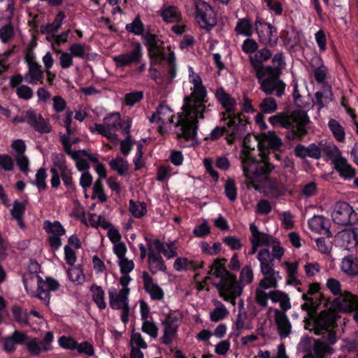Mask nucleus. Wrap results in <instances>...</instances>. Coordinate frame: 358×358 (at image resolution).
Instances as JSON below:
<instances>
[{
  "mask_svg": "<svg viewBox=\"0 0 358 358\" xmlns=\"http://www.w3.org/2000/svg\"><path fill=\"white\" fill-rule=\"evenodd\" d=\"M272 245L271 258L280 259L284 255L285 250L280 246L279 240L272 236V240H269L268 245Z\"/></svg>",
  "mask_w": 358,
  "mask_h": 358,
  "instance_id": "obj_50",
  "label": "nucleus"
},
{
  "mask_svg": "<svg viewBox=\"0 0 358 358\" xmlns=\"http://www.w3.org/2000/svg\"><path fill=\"white\" fill-rule=\"evenodd\" d=\"M234 120L235 124L231 127L229 136L225 137L229 145L233 144L235 140L241 138L245 134L248 123V117L241 112L235 113Z\"/></svg>",
  "mask_w": 358,
  "mask_h": 358,
  "instance_id": "obj_11",
  "label": "nucleus"
},
{
  "mask_svg": "<svg viewBox=\"0 0 358 358\" xmlns=\"http://www.w3.org/2000/svg\"><path fill=\"white\" fill-rule=\"evenodd\" d=\"M255 27L261 44L274 48L278 42V29L271 23L257 17Z\"/></svg>",
  "mask_w": 358,
  "mask_h": 358,
  "instance_id": "obj_8",
  "label": "nucleus"
},
{
  "mask_svg": "<svg viewBox=\"0 0 358 358\" xmlns=\"http://www.w3.org/2000/svg\"><path fill=\"white\" fill-rule=\"evenodd\" d=\"M103 125L116 130L122 127L120 114L113 113L108 115L103 119Z\"/></svg>",
  "mask_w": 358,
  "mask_h": 358,
  "instance_id": "obj_43",
  "label": "nucleus"
},
{
  "mask_svg": "<svg viewBox=\"0 0 358 358\" xmlns=\"http://www.w3.org/2000/svg\"><path fill=\"white\" fill-rule=\"evenodd\" d=\"M268 122L273 125H280L283 128L287 129L292 127V122L290 121L289 115L286 113H280L268 118Z\"/></svg>",
  "mask_w": 358,
  "mask_h": 358,
  "instance_id": "obj_30",
  "label": "nucleus"
},
{
  "mask_svg": "<svg viewBox=\"0 0 358 358\" xmlns=\"http://www.w3.org/2000/svg\"><path fill=\"white\" fill-rule=\"evenodd\" d=\"M44 229L48 234L53 236H61L65 234L66 230L59 221L51 222L48 220L44 222Z\"/></svg>",
  "mask_w": 358,
  "mask_h": 358,
  "instance_id": "obj_37",
  "label": "nucleus"
},
{
  "mask_svg": "<svg viewBox=\"0 0 358 358\" xmlns=\"http://www.w3.org/2000/svg\"><path fill=\"white\" fill-rule=\"evenodd\" d=\"M245 286L241 282H236L234 283H224L222 287H224L229 295L233 296V298H237L242 294Z\"/></svg>",
  "mask_w": 358,
  "mask_h": 358,
  "instance_id": "obj_48",
  "label": "nucleus"
},
{
  "mask_svg": "<svg viewBox=\"0 0 358 358\" xmlns=\"http://www.w3.org/2000/svg\"><path fill=\"white\" fill-rule=\"evenodd\" d=\"M11 312L14 320L18 324L29 326V316L26 310L23 311L20 306L15 305L12 306Z\"/></svg>",
  "mask_w": 358,
  "mask_h": 358,
  "instance_id": "obj_34",
  "label": "nucleus"
},
{
  "mask_svg": "<svg viewBox=\"0 0 358 358\" xmlns=\"http://www.w3.org/2000/svg\"><path fill=\"white\" fill-rule=\"evenodd\" d=\"M306 125L307 124H294L292 123V127L287 128L290 129V131L287 132V138L289 140L301 141L308 133Z\"/></svg>",
  "mask_w": 358,
  "mask_h": 358,
  "instance_id": "obj_29",
  "label": "nucleus"
},
{
  "mask_svg": "<svg viewBox=\"0 0 358 358\" xmlns=\"http://www.w3.org/2000/svg\"><path fill=\"white\" fill-rule=\"evenodd\" d=\"M178 328L177 327H171L164 326V334L161 338V343L164 345H170L175 337L177 336Z\"/></svg>",
  "mask_w": 358,
  "mask_h": 358,
  "instance_id": "obj_58",
  "label": "nucleus"
},
{
  "mask_svg": "<svg viewBox=\"0 0 358 358\" xmlns=\"http://www.w3.org/2000/svg\"><path fill=\"white\" fill-rule=\"evenodd\" d=\"M144 289L150 296L152 300H162L164 298V293L163 289L154 283L153 278L148 272L143 271L142 275Z\"/></svg>",
  "mask_w": 358,
  "mask_h": 358,
  "instance_id": "obj_15",
  "label": "nucleus"
},
{
  "mask_svg": "<svg viewBox=\"0 0 358 358\" xmlns=\"http://www.w3.org/2000/svg\"><path fill=\"white\" fill-rule=\"evenodd\" d=\"M341 268L348 275H358V259L353 255L345 257L341 262Z\"/></svg>",
  "mask_w": 358,
  "mask_h": 358,
  "instance_id": "obj_21",
  "label": "nucleus"
},
{
  "mask_svg": "<svg viewBox=\"0 0 358 358\" xmlns=\"http://www.w3.org/2000/svg\"><path fill=\"white\" fill-rule=\"evenodd\" d=\"M68 276L71 281L81 284L84 282L85 275L82 265L74 266L68 271Z\"/></svg>",
  "mask_w": 358,
  "mask_h": 358,
  "instance_id": "obj_47",
  "label": "nucleus"
},
{
  "mask_svg": "<svg viewBox=\"0 0 358 358\" xmlns=\"http://www.w3.org/2000/svg\"><path fill=\"white\" fill-rule=\"evenodd\" d=\"M108 165L112 171H116L120 176H125L129 173V162L121 156L110 160Z\"/></svg>",
  "mask_w": 358,
  "mask_h": 358,
  "instance_id": "obj_22",
  "label": "nucleus"
},
{
  "mask_svg": "<svg viewBox=\"0 0 358 358\" xmlns=\"http://www.w3.org/2000/svg\"><path fill=\"white\" fill-rule=\"evenodd\" d=\"M268 159L266 156L262 161L252 158L248 166L245 159L243 161V175L250 180V184L255 189H259V187L255 182L266 180L274 169L273 164L270 163Z\"/></svg>",
  "mask_w": 358,
  "mask_h": 358,
  "instance_id": "obj_4",
  "label": "nucleus"
},
{
  "mask_svg": "<svg viewBox=\"0 0 358 358\" xmlns=\"http://www.w3.org/2000/svg\"><path fill=\"white\" fill-rule=\"evenodd\" d=\"M52 162L55 168L59 171V173L68 170L66 157L62 153H53L52 155Z\"/></svg>",
  "mask_w": 358,
  "mask_h": 358,
  "instance_id": "obj_59",
  "label": "nucleus"
},
{
  "mask_svg": "<svg viewBox=\"0 0 358 358\" xmlns=\"http://www.w3.org/2000/svg\"><path fill=\"white\" fill-rule=\"evenodd\" d=\"M266 46L260 50L257 49L256 54L254 56H250L249 60L251 66H252L256 78H257L258 83L261 86L262 80L266 76V66L263 64L264 62L268 61L272 57V51Z\"/></svg>",
  "mask_w": 358,
  "mask_h": 358,
  "instance_id": "obj_9",
  "label": "nucleus"
},
{
  "mask_svg": "<svg viewBox=\"0 0 358 358\" xmlns=\"http://www.w3.org/2000/svg\"><path fill=\"white\" fill-rule=\"evenodd\" d=\"M210 227L204 220L201 224L196 225L193 229V234L196 238H205L210 234Z\"/></svg>",
  "mask_w": 358,
  "mask_h": 358,
  "instance_id": "obj_60",
  "label": "nucleus"
},
{
  "mask_svg": "<svg viewBox=\"0 0 358 358\" xmlns=\"http://www.w3.org/2000/svg\"><path fill=\"white\" fill-rule=\"evenodd\" d=\"M148 263L150 265L155 264L156 270H153L152 267H150V271L152 274H155L157 271H161L162 272H166L167 268L165 265L164 261L162 257L159 254L151 252L150 254L148 255Z\"/></svg>",
  "mask_w": 358,
  "mask_h": 358,
  "instance_id": "obj_27",
  "label": "nucleus"
},
{
  "mask_svg": "<svg viewBox=\"0 0 358 358\" xmlns=\"http://www.w3.org/2000/svg\"><path fill=\"white\" fill-rule=\"evenodd\" d=\"M289 117L294 124H308L310 122V118L307 113L303 110H293L289 115Z\"/></svg>",
  "mask_w": 358,
  "mask_h": 358,
  "instance_id": "obj_41",
  "label": "nucleus"
},
{
  "mask_svg": "<svg viewBox=\"0 0 358 358\" xmlns=\"http://www.w3.org/2000/svg\"><path fill=\"white\" fill-rule=\"evenodd\" d=\"M230 129L228 128L227 126H217L215 127L210 133L209 136L206 137V140H210L212 141H217L221 137L226 135L229 136L230 134Z\"/></svg>",
  "mask_w": 358,
  "mask_h": 358,
  "instance_id": "obj_45",
  "label": "nucleus"
},
{
  "mask_svg": "<svg viewBox=\"0 0 358 358\" xmlns=\"http://www.w3.org/2000/svg\"><path fill=\"white\" fill-rule=\"evenodd\" d=\"M143 98V92L136 91L125 94L124 102L127 106H132Z\"/></svg>",
  "mask_w": 358,
  "mask_h": 358,
  "instance_id": "obj_62",
  "label": "nucleus"
},
{
  "mask_svg": "<svg viewBox=\"0 0 358 358\" xmlns=\"http://www.w3.org/2000/svg\"><path fill=\"white\" fill-rule=\"evenodd\" d=\"M129 211L136 218H141L145 216L148 212L145 203L141 201H134L131 199L129 202Z\"/></svg>",
  "mask_w": 358,
  "mask_h": 358,
  "instance_id": "obj_33",
  "label": "nucleus"
},
{
  "mask_svg": "<svg viewBox=\"0 0 358 358\" xmlns=\"http://www.w3.org/2000/svg\"><path fill=\"white\" fill-rule=\"evenodd\" d=\"M227 262V260L224 257H218L215 259L213 264L209 266L210 271H208V273L213 275L217 278H221L222 276H224L225 273L228 271L226 267Z\"/></svg>",
  "mask_w": 358,
  "mask_h": 358,
  "instance_id": "obj_23",
  "label": "nucleus"
},
{
  "mask_svg": "<svg viewBox=\"0 0 358 358\" xmlns=\"http://www.w3.org/2000/svg\"><path fill=\"white\" fill-rule=\"evenodd\" d=\"M250 231L253 237L252 239H259L262 241L264 245H268V241L272 240L271 235L259 231L258 227L254 223L250 224Z\"/></svg>",
  "mask_w": 358,
  "mask_h": 358,
  "instance_id": "obj_51",
  "label": "nucleus"
},
{
  "mask_svg": "<svg viewBox=\"0 0 358 358\" xmlns=\"http://www.w3.org/2000/svg\"><path fill=\"white\" fill-rule=\"evenodd\" d=\"M334 169L339 173V176L345 180H350L356 174L355 169L348 163L345 157L338 159L334 165Z\"/></svg>",
  "mask_w": 358,
  "mask_h": 358,
  "instance_id": "obj_20",
  "label": "nucleus"
},
{
  "mask_svg": "<svg viewBox=\"0 0 358 358\" xmlns=\"http://www.w3.org/2000/svg\"><path fill=\"white\" fill-rule=\"evenodd\" d=\"M327 287L334 296H338L335 302L345 312H352L358 307V298L349 292L342 293L341 284L339 280L331 278L327 281Z\"/></svg>",
  "mask_w": 358,
  "mask_h": 358,
  "instance_id": "obj_6",
  "label": "nucleus"
},
{
  "mask_svg": "<svg viewBox=\"0 0 358 358\" xmlns=\"http://www.w3.org/2000/svg\"><path fill=\"white\" fill-rule=\"evenodd\" d=\"M29 75L31 76V80L44 84V72L42 71L41 66L35 61H28Z\"/></svg>",
  "mask_w": 358,
  "mask_h": 358,
  "instance_id": "obj_26",
  "label": "nucleus"
},
{
  "mask_svg": "<svg viewBox=\"0 0 358 358\" xmlns=\"http://www.w3.org/2000/svg\"><path fill=\"white\" fill-rule=\"evenodd\" d=\"M196 20L201 29L210 30L215 26L216 19L213 16V10L209 3L206 1H199L195 6Z\"/></svg>",
  "mask_w": 358,
  "mask_h": 358,
  "instance_id": "obj_10",
  "label": "nucleus"
},
{
  "mask_svg": "<svg viewBox=\"0 0 358 358\" xmlns=\"http://www.w3.org/2000/svg\"><path fill=\"white\" fill-rule=\"evenodd\" d=\"M125 29L137 36H143L145 31L144 24L142 22L139 15H136L131 23L127 24Z\"/></svg>",
  "mask_w": 358,
  "mask_h": 358,
  "instance_id": "obj_38",
  "label": "nucleus"
},
{
  "mask_svg": "<svg viewBox=\"0 0 358 358\" xmlns=\"http://www.w3.org/2000/svg\"><path fill=\"white\" fill-rule=\"evenodd\" d=\"M200 248L202 252L207 255L214 256L218 255L222 250V243L220 242H215L213 246H210L206 241H202L200 243Z\"/></svg>",
  "mask_w": 358,
  "mask_h": 358,
  "instance_id": "obj_46",
  "label": "nucleus"
},
{
  "mask_svg": "<svg viewBox=\"0 0 358 358\" xmlns=\"http://www.w3.org/2000/svg\"><path fill=\"white\" fill-rule=\"evenodd\" d=\"M323 152L328 159L331 160L332 164L334 165L336 161L342 156V152L339 150L338 147L334 143H329L325 145L323 148Z\"/></svg>",
  "mask_w": 358,
  "mask_h": 358,
  "instance_id": "obj_36",
  "label": "nucleus"
},
{
  "mask_svg": "<svg viewBox=\"0 0 358 358\" xmlns=\"http://www.w3.org/2000/svg\"><path fill=\"white\" fill-rule=\"evenodd\" d=\"M130 289L128 287H122L118 294L115 287L108 289L109 305L113 310L120 308V305L129 304V294Z\"/></svg>",
  "mask_w": 358,
  "mask_h": 358,
  "instance_id": "obj_13",
  "label": "nucleus"
},
{
  "mask_svg": "<svg viewBox=\"0 0 358 358\" xmlns=\"http://www.w3.org/2000/svg\"><path fill=\"white\" fill-rule=\"evenodd\" d=\"M36 278L38 282V293L36 295V297L44 301L48 305L50 303V292H48L46 282L45 280H43L42 277H41L40 275H36Z\"/></svg>",
  "mask_w": 358,
  "mask_h": 358,
  "instance_id": "obj_32",
  "label": "nucleus"
},
{
  "mask_svg": "<svg viewBox=\"0 0 358 358\" xmlns=\"http://www.w3.org/2000/svg\"><path fill=\"white\" fill-rule=\"evenodd\" d=\"M98 199L101 203H104L107 201V196L104 192V185L101 179H97L93 186L92 199Z\"/></svg>",
  "mask_w": 358,
  "mask_h": 358,
  "instance_id": "obj_39",
  "label": "nucleus"
},
{
  "mask_svg": "<svg viewBox=\"0 0 358 358\" xmlns=\"http://www.w3.org/2000/svg\"><path fill=\"white\" fill-rule=\"evenodd\" d=\"M90 291L92 294V300L97 307L101 310L105 309L106 308V302L105 301V292L103 288L101 286L93 284L90 287Z\"/></svg>",
  "mask_w": 358,
  "mask_h": 358,
  "instance_id": "obj_24",
  "label": "nucleus"
},
{
  "mask_svg": "<svg viewBox=\"0 0 358 358\" xmlns=\"http://www.w3.org/2000/svg\"><path fill=\"white\" fill-rule=\"evenodd\" d=\"M25 210L26 203L20 202L18 200H15L13 202V208L10 210V214L14 220H19L24 215Z\"/></svg>",
  "mask_w": 358,
  "mask_h": 358,
  "instance_id": "obj_57",
  "label": "nucleus"
},
{
  "mask_svg": "<svg viewBox=\"0 0 358 358\" xmlns=\"http://www.w3.org/2000/svg\"><path fill=\"white\" fill-rule=\"evenodd\" d=\"M111 128L104 126L101 124H95V127L93 129L90 127V129L92 132L94 131H97L98 134L109 139L111 142H116L118 141V136L115 133L111 132Z\"/></svg>",
  "mask_w": 358,
  "mask_h": 358,
  "instance_id": "obj_40",
  "label": "nucleus"
},
{
  "mask_svg": "<svg viewBox=\"0 0 358 358\" xmlns=\"http://www.w3.org/2000/svg\"><path fill=\"white\" fill-rule=\"evenodd\" d=\"M338 316L335 311L324 310L319 313L318 316H311L305 321V329L308 330L316 336H327L322 338H315L308 334L303 335L298 343L297 349L305 355L302 358H326L334 354L331 347L338 341L336 329Z\"/></svg>",
  "mask_w": 358,
  "mask_h": 358,
  "instance_id": "obj_1",
  "label": "nucleus"
},
{
  "mask_svg": "<svg viewBox=\"0 0 358 358\" xmlns=\"http://www.w3.org/2000/svg\"><path fill=\"white\" fill-rule=\"evenodd\" d=\"M27 122L35 131L41 134H48L52 131V127L41 115L37 117L36 113L33 109H29L26 112Z\"/></svg>",
  "mask_w": 358,
  "mask_h": 358,
  "instance_id": "obj_12",
  "label": "nucleus"
},
{
  "mask_svg": "<svg viewBox=\"0 0 358 358\" xmlns=\"http://www.w3.org/2000/svg\"><path fill=\"white\" fill-rule=\"evenodd\" d=\"M260 263V270L263 275L271 274L277 272L274 270V259L271 258V254L268 248L261 250L257 256Z\"/></svg>",
  "mask_w": 358,
  "mask_h": 358,
  "instance_id": "obj_17",
  "label": "nucleus"
},
{
  "mask_svg": "<svg viewBox=\"0 0 358 358\" xmlns=\"http://www.w3.org/2000/svg\"><path fill=\"white\" fill-rule=\"evenodd\" d=\"M59 345L64 349L76 350L78 342L71 336H62L58 340Z\"/></svg>",
  "mask_w": 358,
  "mask_h": 358,
  "instance_id": "obj_63",
  "label": "nucleus"
},
{
  "mask_svg": "<svg viewBox=\"0 0 358 358\" xmlns=\"http://www.w3.org/2000/svg\"><path fill=\"white\" fill-rule=\"evenodd\" d=\"M143 43L146 46L149 57L150 59H157L162 48L159 44L161 42L158 36L150 31L146 32L142 36Z\"/></svg>",
  "mask_w": 358,
  "mask_h": 358,
  "instance_id": "obj_14",
  "label": "nucleus"
},
{
  "mask_svg": "<svg viewBox=\"0 0 358 358\" xmlns=\"http://www.w3.org/2000/svg\"><path fill=\"white\" fill-rule=\"evenodd\" d=\"M47 176L48 175L45 168H40L38 170L36 174V180L33 182V184L37 187L39 191L45 190L48 188V185L45 182Z\"/></svg>",
  "mask_w": 358,
  "mask_h": 358,
  "instance_id": "obj_56",
  "label": "nucleus"
},
{
  "mask_svg": "<svg viewBox=\"0 0 358 358\" xmlns=\"http://www.w3.org/2000/svg\"><path fill=\"white\" fill-rule=\"evenodd\" d=\"M207 90L203 85L194 87L190 96L184 97V110L188 116L192 115L193 119L180 116L176 126H180L181 132L177 134L178 139L183 138L186 141L196 140L198 129V119L204 117L206 109Z\"/></svg>",
  "mask_w": 358,
  "mask_h": 358,
  "instance_id": "obj_2",
  "label": "nucleus"
},
{
  "mask_svg": "<svg viewBox=\"0 0 358 358\" xmlns=\"http://www.w3.org/2000/svg\"><path fill=\"white\" fill-rule=\"evenodd\" d=\"M161 16L162 19L166 22H176L180 20V13L178 8L171 6L164 8L162 10Z\"/></svg>",
  "mask_w": 358,
  "mask_h": 358,
  "instance_id": "obj_35",
  "label": "nucleus"
},
{
  "mask_svg": "<svg viewBox=\"0 0 358 358\" xmlns=\"http://www.w3.org/2000/svg\"><path fill=\"white\" fill-rule=\"evenodd\" d=\"M278 274L279 271L271 274L264 275V278L259 282V287L264 289L276 288L278 287V282L275 275Z\"/></svg>",
  "mask_w": 358,
  "mask_h": 358,
  "instance_id": "obj_52",
  "label": "nucleus"
},
{
  "mask_svg": "<svg viewBox=\"0 0 358 358\" xmlns=\"http://www.w3.org/2000/svg\"><path fill=\"white\" fill-rule=\"evenodd\" d=\"M15 35L14 27L9 22L0 29V39L2 43H8Z\"/></svg>",
  "mask_w": 358,
  "mask_h": 358,
  "instance_id": "obj_53",
  "label": "nucleus"
},
{
  "mask_svg": "<svg viewBox=\"0 0 358 358\" xmlns=\"http://www.w3.org/2000/svg\"><path fill=\"white\" fill-rule=\"evenodd\" d=\"M273 66H266V78L261 83V90L266 95H271L275 92L277 97L280 98L285 94L286 84L280 79L282 70L286 63L282 52L276 53L272 58Z\"/></svg>",
  "mask_w": 358,
  "mask_h": 358,
  "instance_id": "obj_3",
  "label": "nucleus"
},
{
  "mask_svg": "<svg viewBox=\"0 0 358 358\" xmlns=\"http://www.w3.org/2000/svg\"><path fill=\"white\" fill-rule=\"evenodd\" d=\"M332 220L338 225L348 226L358 224V212L348 202L337 201L334 206Z\"/></svg>",
  "mask_w": 358,
  "mask_h": 358,
  "instance_id": "obj_7",
  "label": "nucleus"
},
{
  "mask_svg": "<svg viewBox=\"0 0 358 358\" xmlns=\"http://www.w3.org/2000/svg\"><path fill=\"white\" fill-rule=\"evenodd\" d=\"M224 193L226 196L231 201L237 198V187L234 179L228 178L224 185Z\"/></svg>",
  "mask_w": 358,
  "mask_h": 358,
  "instance_id": "obj_55",
  "label": "nucleus"
},
{
  "mask_svg": "<svg viewBox=\"0 0 358 358\" xmlns=\"http://www.w3.org/2000/svg\"><path fill=\"white\" fill-rule=\"evenodd\" d=\"M328 127L337 142L343 143L345 141V129L337 120L330 119L328 122Z\"/></svg>",
  "mask_w": 358,
  "mask_h": 358,
  "instance_id": "obj_25",
  "label": "nucleus"
},
{
  "mask_svg": "<svg viewBox=\"0 0 358 358\" xmlns=\"http://www.w3.org/2000/svg\"><path fill=\"white\" fill-rule=\"evenodd\" d=\"M143 320L141 328L142 331L152 338H155L158 335V327L154 322H151L147 320Z\"/></svg>",
  "mask_w": 358,
  "mask_h": 358,
  "instance_id": "obj_64",
  "label": "nucleus"
},
{
  "mask_svg": "<svg viewBox=\"0 0 358 358\" xmlns=\"http://www.w3.org/2000/svg\"><path fill=\"white\" fill-rule=\"evenodd\" d=\"M215 97L222 108L227 110V113L236 112V100L227 93L224 88L220 87L216 90Z\"/></svg>",
  "mask_w": 358,
  "mask_h": 358,
  "instance_id": "obj_19",
  "label": "nucleus"
},
{
  "mask_svg": "<svg viewBox=\"0 0 358 358\" xmlns=\"http://www.w3.org/2000/svg\"><path fill=\"white\" fill-rule=\"evenodd\" d=\"M254 274L250 265H246L241 270L239 275V282L244 285H250L252 282Z\"/></svg>",
  "mask_w": 358,
  "mask_h": 358,
  "instance_id": "obj_54",
  "label": "nucleus"
},
{
  "mask_svg": "<svg viewBox=\"0 0 358 358\" xmlns=\"http://www.w3.org/2000/svg\"><path fill=\"white\" fill-rule=\"evenodd\" d=\"M143 48L139 42H136L134 48L129 52L114 56L113 59L117 69L129 66L132 64H139L132 71L133 75H139L146 69L145 63H142Z\"/></svg>",
  "mask_w": 358,
  "mask_h": 358,
  "instance_id": "obj_5",
  "label": "nucleus"
},
{
  "mask_svg": "<svg viewBox=\"0 0 358 358\" xmlns=\"http://www.w3.org/2000/svg\"><path fill=\"white\" fill-rule=\"evenodd\" d=\"M259 108L263 113H272L278 108L277 102L273 97H266L262 101Z\"/></svg>",
  "mask_w": 358,
  "mask_h": 358,
  "instance_id": "obj_49",
  "label": "nucleus"
},
{
  "mask_svg": "<svg viewBox=\"0 0 358 358\" xmlns=\"http://www.w3.org/2000/svg\"><path fill=\"white\" fill-rule=\"evenodd\" d=\"M217 303L220 304L218 307H216L210 315V320L213 322H217L224 317H226L229 315V311L225 307L224 304L221 302L217 301Z\"/></svg>",
  "mask_w": 358,
  "mask_h": 358,
  "instance_id": "obj_44",
  "label": "nucleus"
},
{
  "mask_svg": "<svg viewBox=\"0 0 358 358\" xmlns=\"http://www.w3.org/2000/svg\"><path fill=\"white\" fill-rule=\"evenodd\" d=\"M275 321L280 339H285L291 333L292 324L285 313L278 309L275 310Z\"/></svg>",
  "mask_w": 358,
  "mask_h": 358,
  "instance_id": "obj_16",
  "label": "nucleus"
},
{
  "mask_svg": "<svg viewBox=\"0 0 358 358\" xmlns=\"http://www.w3.org/2000/svg\"><path fill=\"white\" fill-rule=\"evenodd\" d=\"M235 31L239 34L250 37L253 34V26L248 18L238 19L235 27Z\"/></svg>",
  "mask_w": 358,
  "mask_h": 358,
  "instance_id": "obj_28",
  "label": "nucleus"
},
{
  "mask_svg": "<svg viewBox=\"0 0 358 358\" xmlns=\"http://www.w3.org/2000/svg\"><path fill=\"white\" fill-rule=\"evenodd\" d=\"M264 138L268 147L273 150H279L282 145L280 138L274 131H268L264 134Z\"/></svg>",
  "mask_w": 358,
  "mask_h": 358,
  "instance_id": "obj_42",
  "label": "nucleus"
},
{
  "mask_svg": "<svg viewBox=\"0 0 358 358\" xmlns=\"http://www.w3.org/2000/svg\"><path fill=\"white\" fill-rule=\"evenodd\" d=\"M166 62L168 65L166 80L169 83H171L177 76L176 58L173 52H171L168 55Z\"/></svg>",
  "mask_w": 358,
  "mask_h": 358,
  "instance_id": "obj_31",
  "label": "nucleus"
},
{
  "mask_svg": "<svg viewBox=\"0 0 358 358\" xmlns=\"http://www.w3.org/2000/svg\"><path fill=\"white\" fill-rule=\"evenodd\" d=\"M26 345L27 350L33 356H38L43 352L41 342L38 341L36 338H31L26 343Z\"/></svg>",
  "mask_w": 358,
  "mask_h": 358,
  "instance_id": "obj_61",
  "label": "nucleus"
},
{
  "mask_svg": "<svg viewBox=\"0 0 358 358\" xmlns=\"http://www.w3.org/2000/svg\"><path fill=\"white\" fill-rule=\"evenodd\" d=\"M308 224L311 231L324 234L328 237L331 236V233L329 230V221L328 219L322 215H314L308 220Z\"/></svg>",
  "mask_w": 358,
  "mask_h": 358,
  "instance_id": "obj_18",
  "label": "nucleus"
}]
</instances>
